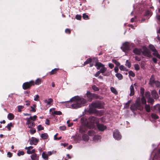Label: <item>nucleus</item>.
<instances>
[{
	"mask_svg": "<svg viewBox=\"0 0 160 160\" xmlns=\"http://www.w3.org/2000/svg\"><path fill=\"white\" fill-rule=\"evenodd\" d=\"M112 61L117 66H119L120 65V63L118 62L116 60L113 59L112 60Z\"/></svg>",
	"mask_w": 160,
	"mask_h": 160,
	"instance_id": "nucleus-36",
	"label": "nucleus"
},
{
	"mask_svg": "<svg viewBox=\"0 0 160 160\" xmlns=\"http://www.w3.org/2000/svg\"><path fill=\"white\" fill-rule=\"evenodd\" d=\"M55 108L50 109L49 110L50 112L52 115H60L62 114V112L60 111H56L55 110Z\"/></svg>",
	"mask_w": 160,
	"mask_h": 160,
	"instance_id": "nucleus-11",
	"label": "nucleus"
},
{
	"mask_svg": "<svg viewBox=\"0 0 160 160\" xmlns=\"http://www.w3.org/2000/svg\"><path fill=\"white\" fill-rule=\"evenodd\" d=\"M28 125V127L29 128H31L33 127H34L35 125V124L34 122H32L30 123V124Z\"/></svg>",
	"mask_w": 160,
	"mask_h": 160,
	"instance_id": "nucleus-40",
	"label": "nucleus"
},
{
	"mask_svg": "<svg viewBox=\"0 0 160 160\" xmlns=\"http://www.w3.org/2000/svg\"><path fill=\"white\" fill-rule=\"evenodd\" d=\"M24 154V152L23 151H20L17 154L19 156H20L21 155H23Z\"/></svg>",
	"mask_w": 160,
	"mask_h": 160,
	"instance_id": "nucleus-57",
	"label": "nucleus"
},
{
	"mask_svg": "<svg viewBox=\"0 0 160 160\" xmlns=\"http://www.w3.org/2000/svg\"><path fill=\"white\" fill-rule=\"evenodd\" d=\"M38 130L40 131L41 130H42L44 129V128L41 125H38L37 127Z\"/></svg>",
	"mask_w": 160,
	"mask_h": 160,
	"instance_id": "nucleus-49",
	"label": "nucleus"
},
{
	"mask_svg": "<svg viewBox=\"0 0 160 160\" xmlns=\"http://www.w3.org/2000/svg\"><path fill=\"white\" fill-rule=\"evenodd\" d=\"M119 69L122 71H128V70L124 66L121 65L119 67Z\"/></svg>",
	"mask_w": 160,
	"mask_h": 160,
	"instance_id": "nucleus-27",
	"label": "nucleus"
},
{
	"mask_svg": "<svg viewBox=\"0 0 160 160\" xmlns=\"http://www.w3.org/2000/svg\"><path fill=\"white\" fill-rule=\"evenodd\" d=\"M149 48H150L153 52L154 51H155L156 50L155 47L152 45H149Z\"/></svg>",
	"mask_w": 160,
	"mask_h": 160,
	"instance_id": "nucleus-45",
	"label": "nucleus"
},
{
	"mask_svg": "<svg viewBox=\"0 0 160 160\" xmlns=\"http://www.w3.org/2000/svg\"><path fill=\"white\" fill-rule=\"evenodd\" d=\"M131 109L132 111H135L138 109V107H137L135 104H133L131 106Z\"/></svg>",
	"mask_w": 160,
	"mask_h": 160,
	"instance_id": "nucleus-26",
	"label": "nucleus"
},
{
	"mask_svg": "<svg viewBox=\"0 0 160 160\" xmlns=\"http://www.w3.org/2000/svg\"><path fill=\"white\" fill-rule=\"evenodd\" d=\"M104 105V103L102 102H93L91 105V107L93 108H98L99 109L102 108Z\"/></svg>",
	"mask_w": 160,
	"mask_h": 160,
	"instance_id": "nucleus-6",
	"label": "nucleus"
},
{
	"mask_svg": "<svg viewBox=\"0 0 160 160\" xmlns=\"http://www.w3.org/2000/svg\"><path fill=\"white\" fill-rule=\"evenodd\" d=\"M98 119L95 117H91L89 118V122H88L87 126L89 128H93L95 126V124L96 125L98 123Z\"/></svg>",
	"mask_w": 160,
	"mask_h": 160,
	"instance_id": "nucleus-2",
	"label": "nucleus"
},
{
	"mask_svg": "<svg viewBox=\"0 0 160 160\" xmlns=\"http://www.w3.org/2000/svg\"><path fill=\"white\" fill-rule=\"evenodd\" d=\"M92 89L95 91H98L99 90L98 88L95 85H93L92 86Z\"/></svg>",
	"mask_w": 160,
	"mask_h": 160,
	"instance_id": "nucleus-46",
	"label": "nucleus"
},
{
	"mask_svg": "<svg viewBox=\"0 0 160 160\" xmlns=\"http://www.w3.org/2000/svg\"><path fill=\"white\" fill-rule=\"evenodd\" d=\"M92 59L91 58H89L87 60L84 62V65L90 63L92 61Z\"/></svg>",
	"mask_w": 160,
	"mask_h": 160,
	"instance_id": "nucleus-39",
	"label": "nucleus"
},
{
	"mask_svg": "<svg viewBox=\"0 0 160 160\" xmlns=\"http://www.w3.org/2000/svg\"><path fill=\"white\" fill-rule=\"evenodd\" d=\"M153 52L152 53L153 55L160 59V55L158 53L156 50H155V51H153Z\"/></svg>",
	"mask_w": 160,
	"mask_h": 160,
	"instance_id": "nucleus-23",
	"label": "nucleus"
},
{
	"mask_svg": "<svg viewBox=\"0 0 160 160\" xmlns=\"http://www.w3.org/2000/svg\"><path fill=\"white\" fill-rule=\"evenodd\" d=\"M87 96L88 100L91 101L93 98H98V96L97 94H92L90 92L88 91L86 93Z\"/></svg>",
	"mask_w": 160,
	"mask_h": 160,
	"instance_id": "nucleus-7",
	"label": "nucleus"
},
{
	"mask_svg": "<svg viewBox=\"0 0 160 160\" xmlns=\"http://www.w3.org/2000/svg\"><path fill=\"white\" fill-rule=\"evenodd\" d=\"M134 67L135 69H136L137 70H138L140 68L138 64H135L134 65Z\"/></svg>",
	"mask_w": 160,
	"mask_h": 160,
	"instance_id": "nucleus-52",
	"label": "nucleus"
},
{
	"mask_svg": "<svg viewBox=\"0 0 160 160\" xmlns=\"http://www.w3.org/2000/svg\"><path fill=\"white\" fill-rule=\"evenodd\" d=\"M86 129L83 128L82 127H80L79 129L80 132L81 133H82L85 132L86 131Z\"/></svg>",
	"mask_w": 160,
	"mask_h": 160,
	"instance_id": "nucleus-41",
	"label": "nucleus"
},
{
	"mask_svg": "<svg viewBox=\"0 0 160 160\" xmlns=\"http://www.w3.org/2000/svg\"><path fill=\"white\" fill-rule=\"evenodd\" d=\"M114 71L115 72L117 73L118 70V67H115L114 69Z\"/></svg>",
	"mask_w": 160,
	"mask_h": 160,
	"instance_id": "nucleus-64",
	"label": "nucleus"
},
{
	"mask_svg": "<svg viewBox=\"0 0 160 160\" xmlns=\"http://www.w3.org/2000/svg\"><path fill=\"white\" fill-rule=\"evenodd\" d=\"M121 48L123 51L126 52L129 50V47L128 43V42H125L124 43L121 47Z\"/></svg>",
	"mask_w": 160,
	"mask_h": 160,
	"instance_id": "nucleus-9",
	"label": "nucleus"
},
{
	"mask_svg": "<svg viewBox=\"0 0 160 160\" xmlns=\"http://www.w3.org/2000/svg\"><path fill=\"white\" fill-rule=\"evenodd\" d=\"M155 81H154V77L153 76H152L150 79L149 84L152 85L154 83Z\"/></svg>",
	"mask_w": 160,
	"mask_h": 160,
	"instance_id": "nucleus-31",
	"label": "nucleus"
},
{
	"mask_svg": "<svg viewBox=\"0 0 160 160\" xmlns=\"http://www.w3.org/2000/svg\"><path fill=\"white\" fill-rule=\"evenodd\" d=\"M101 138V137L100 136L95 134L93 138V139L94 141H97L98 140L100 139Z\"/></svg>",
	"mask_w": 160,
	"mask_h": 160,
	"instance_id": "nucleus-20",
	"label": "nucleus"
},
{
	"mask_svg": "<svg viewBox=\"0 0 160 160\" xmlns=\"http://www.w3.org/2000/svg\"><path fill=\"white\" fill-rule=\"evenodd\" d=\"M130 102V101H129L126 104V106L125 107L126 108H128L129 107V104Z\"/></svg>",
	"mask_w": 160,
	"mask_h": 160,
	"instance_id": "nucleus-61",
	"label": "nucleus"
},
{
	"mask_svg": "<svg viewBox=\"0 0 160 160\" xmlns=\"http://www.w3.org/2000/svg\"><path fill=\"white\" fill-rule=\"evenodd\" d=\"M145 109L147 112H149L150 111V107L149 105L146 104L145 106Z\"/></svg>",
	"mask_w": 160,
	"mask_h": 160,
	"instance_id": "nucleus-24",
	"label": "nucleus"
},
{
	"mask_svg": "<svg viewBox=\"0 0 160 160\" xmlns=\"http://www.w3.org/2000/svg\"><path fill=\"white\" fill-rule=\"evenodd\" d=\"M82 17L84 19H88V15H87L86 14L84 13L83 14Z\"/></svg>",
	"mask_w": 160,
	"mask_h": 160,
	"instance_id": "nucleus-55",
	"label": "nucleus"
},
{
	"mask_svg": "<svg viewBox=\"0 0 160 160\" xmlns=\"http://www.w3.org/2000/svg\"><path fill=\"white\" fill-rule=\"evenodd\" d=\"M111 92L115 94L118 93V92L116 89L113 87H111L110 88Z\"/></svg>",
	"mask_w": 160,
	"mask_h": 160,
	"instance_id": "nucleus-34",
	"label": "nucleus"
},
{
	"mask_svg": "<svg viewBox=\"0 0 160 160\" xmlns=\"http://www.w3.org/2000/svg\"><path fill=\"white\" fill-rule=\"evenodd\" d=\"M24 108L23 106H18V111L19 112H21L22 111V109Z\"/></svg>",
	"mask_w": 160,
	"mask_h": 160,
	"instance_id": "nucleus-43",
	"label": "nucleus"
},
{
	"mask_svg": "<svg viewBox=\"0 0 160 160\" xmlns=\"http://www.w3.org/2000/svg\"><path fill=\"white\" fill-rule=\"evenodd\" d=\"M59 70L58 68H55L51 71L50 72V74H53L56 73V72Z\"/></svg>",
	"mask_w": 160,
	"mask_h": 160,
	"instance_id": "nucleus-33",
	"label": "nucleus"
},
{
	"mask_svg": "<svg viewBox=\"0 0 160 160\" xmlns=\"http://www.w3.org/2000/svg\"><path fill=\"white\" fill-rule=\"evenodd\" d=\"M65 102L70 106L68 107V108L74 109L83 106L86 103V100L82 97L76 96L70 99V101Z\"/></svg>",
	"mask_w": 160,
	"mask_h": 160,
	"instance_id": "nucleus-1",
	"label": "nucleus"
},
{
	"mask_svg": "<svg viewBox=\"0 0 160 160\" xmlns=\"http://www.w3.org/2000/svg\"><path fill=\"white\" fill-rule=\"evenodd\" d=\"M115 76L119 80H122L123 78L122 75L120 73H117L115 74Z\"/></svg>",
	"mask_w": 160,
	"mask_h": 160,
	"instance_id": "nucleus-22",
	"label": "nucleus"
},
{
	"mask_svg": "<svg viewBox=\"0 0 160 160\" xmlns=\"http://www.w3.org/2000/svg\"><path fill=\"white\" fill-rule=\"evenodd\" d=\"M125 65L126 66H128L129 68H130L131 66V63L129 62L128 61V60L126 61Z\"/></svg>",
	"mask_w": 160,
	"mask_h": 160,
	"instance_id": "nucleus-42",
	"label": "nucleus"
},
{
	"mask_svg": "<svg viewBox=\"0 0 160 160\" xmlns=\"http://www.w3.org/2000/svg\"><path fill=\"white\" fill-rule=\"evenodd\" d=\"M30 132L31 134H33L36 132L35 129L32 128L30 130Z\"/></svg>",
	"mask_w": 160,
	"mask_h": 160,
	"instance_id": "nucleus-47",
	"label": "nucleus"
},
{
	"mask_svg": "<svg viewBox=\"0 0 160 160\" xmlns=\"http://www.w3.org/2000/svg\"><path fill=\"white\" fill-rule=\"evenodd\" d=\"M60 129L61 130H65L66 129V127L65 126H60L59 127Z\"/></svg>",
	"mask_w": 160,
	"mask_h": 160,
	"instance_id": "nucleus-60",
	"label": "nucleus"
},
{
	"mask_svg": "<svg viewBox=\"0 0 160 160\" xmlns=\"http://www.w3.org/2000/svg\"><path fill=\"white\" fill-rule=\"evenodd\" d=\"M137 107H138V109L139 110H142L143 108L141 105V104L139 101H137L136 102L135 104Z\"/></svg>",
	"mask_w": 160,
	"mask_h": 160,
	"instance_id": "nucleus-18",
	"label": "nucleus"
},
{
	"mask_svg": "<svg viewBox=\"0 0 160 160\" xmlns=\"http://www.w3.org/2000/svg\"><path fill=\"white\" fill-rule=\"evenodd\" d=\"M81 16L78 14L76 16V18L78 20H80L81 19Z\"/></svg>",
	"mask_w": 160,
	"mask_h": 160,
	"instance_id": "nucleus-59",
	"label": "nucleus"
},
{
	"mask_svg": "<svg viewBox=\"0 0 160 160\" xmlns=\"http://www.w3.org/2000/svg\"><path fill=\"white\" fill-rule=\"evenodd\" d=\"M146 97L148 98V102L149 103L152 104L154 102V100L152 98L149 97L150 93L149 92H147L146 93Z\"/></svg>",
	"mask_w": 160,
	"mask_h": 160,
	"instance_id": "nucleus-12",
	"label": "nucleus"
},
{
	"mask_svg": "<svg viewBox=\"0 0 160 160\" xmlns=\"http://www.w3.org/2000/svg\"><path fill=\"white\" fill-rule=\"evenodd\" d=\"M143 54L148 57H150L151 56V53L149 50L147 48H145L142 52Z\"/></svg>",
	"mask_w": 160,
	"mask_h": 160,
	"instance_id": "nucleus-13",
	"label": "nucleus"
},
{
	"mask_svg": "<svg viewBox=\"0 0 160 160\" xmlns=\"http://www.w3.org/2000/svg\"><path fill=\"white\" fill-rule=\"evenodd\" d=\"M128 74L129 75L132 77H134L135 76V74L132 71H129L128 72Z\"/></svg>",
	"mask_w": 160,
	"mask_h": 160,
	"instance_id": "nucleus-48",
	"label": "nucleus"
},
{
	"mask_svg": "<svg viewBox=\"0 0 160 160\" xmlns=\"http://www.w3.org/2000/svg\"><path fill=\"white\" fill-rule=\"evenodd\" d=\"M100 73H101V72L100 71H98L95 74V76L96 77H97L98 76Z\"/></svg>",
	"mask_w": 160,
	"mask_h": 160,
	"instance_id": "nucleus-63",
	"label": "nucleus"
},
{
	"mask_svg": "<svg viewBox=\"0 0 160 160\" xmlns=\"http://www.w3.org/2000/svg\"><path fill=\"white\" fill-rule=\"evenodd\" d=\"M88 134L90 136H93L94 135L95 132L93 131L90 130L88 131Z\"/></svg>",
	"mask_w": 160,
	"mask_h": 160,
	"instance_id": "nucleus-37",
	"label": "nucleus"
},
{
	"mask_svg": "<svg viewBox=\"0 0 160 160\" xmlns=\"http://www.w3.org/2000/svg\"><path fill=\"white\" fill-rule=\"evenodd\" d=\"M29 118L31 120L35 121L37 118V116L36 115H34L32 117L30 116Z\"/></svg>",
	"mask_w": 160,
	"mask_h": 160,
	"instance_id": "nucleus-44",
	"label": "nucleus"
},
{
	"mask_svg": "<svg viewBox=\"0 0 160 160\" xmlns=\"http://www.w3.org/2000/svg\"><path fill=\"white\" fill-rule=\"evenodd\" d=\"M113 136L114 138L118 140L121 138V136L119 133V132L117 130H115L113 133Z\"/></svg>",
	"mask_w": 160,
	"mask_h": 160,
	"instance_id": "nucleus-8",
	"label": "nucleus"
},
{
	"mask_svg": "<svg viewBox=\"0 0 160 160\" xmlns=\"http://www.w3.org/2000/svg\"><path fill=\"white\" fill-rule=\"evenodd\" d=\"M98 129L101 131H103L106 128V126H104L103 124L98 123L97 125Z\"/></svg>",
	"mask_w": 160,
	"mask_h": 160,
	"instance_id": "nucleus-14",
	"label": "nucleus"
},
{
	"mask_svg": "<svg viewBox=\"0 0 160 160\" xmlns=\"http://www.w3.org/2000/svg\"><path fill=\"white\" fill-rule=\"evenodd\" d=\"M26 120L27 121V122H26V124L27 125H28L32 122L31 121V120L29 118H27L26 119Z\"/></svg>",
	"mask_w": 160,
	"mask_h": 160,
	"instance_id": "nucleus-50",
	"label": "nucleus"
},
{
	"mask_svg": "<svg viewBox=\"0 0 160 160\" xmlns=\"http://www.w3.org/2000/svg\"><path fill=\"white\" fill-rule=\"evenodd\" d=\"M152 118L154 119H157L158 118V116L157 114L154 113L151 114Z\"/></svg>",
	"mask_w": 160,
	"mask_h": 160,
	"instance_id": "nucleus-35",
	"label": "nucleus"
},
{
	"mask_svg": "<svg viewBox=\"0 0 160 160\" xmlns=\"http://www.w3.org/2000/svg\"><path fill=\"white\" fill-rule=\"evenodd\" d=\"M31 159L33 160H38V156L36 153H34L31 156Z\"/></svg>",
	"mask_w": 160,
	"mask_h": 160,
	"instance_id": "nucleus-19",
	"label": "nucleus"
},
{
	"mask_svg": "<svg viewBox=\"0 0 160 160\" xmlns=\"http://www.w3.org/2000/svg\"><path fill=\"white\" fill-rule=\"evenodd\" d=\"M42 156L43 158L45 159H48V154H47L45 152H43L42 154Z\"/></svg>",
	"mask_w": 160,
	"mask_h": 160,
	"instance_id": "nucleus-29",
	"label": "nucleus"
},
{
	"mask_svg": "<svg viewBox=\"0 0 160 160\" xmlns=\"http://www.w3.org/2000/svg\"><path fill=\"white\" fill-rule=\"evenodd\" d=\"M39 141L38 139L34 137H32L29 143L31 145L33 144L36 145Z\"/></svg>",
	"mask_w": 160,
	"mask_h": 160,
	"instance_id": "nucleus-10",
	"label": "nucleus"
},
{
	"mask_svg": "<svg viewBox=\"0 0 160 160\" xmlns=\"http://www.w3.org/2000/svg\"><path fill=\"white\" fill-rule=\"evenodd\" d=\"M82 139L85 141H87L89 139V137L86 135L84 134L82 137Z\"/></svg>",
	"mask_w": 160,
	"mask_h": 160,
	"instance_id": "nucleus-32",
	"label": "nucleus"
},
{
	"mask_svg": "<svg viewBox=\"0 0 160 160\" xmlns=\"http://www.w3.org/2000/svg\"><path fill=\"white\" fill-rule=\"evenodd\" d=\"M141 101L142 104H144L146 103V100L145 98L143 97L141 98Z\"/></svg>",
	"mask_w": 160,
	"mask_h": 160,
	"instance_id": "nucleus-54",
	"label": "nucleus"
},
{
	"mask_svg": "<svg viewBox=\"0 0 160 160\" xmlns=\"http://www.w3.org/2000/svg\"><path fill=\"white\" fill-rule=\"evenodd\" d=\"M39 96L38 95H37L35 96V97L34 98V100L35 101H39Z\"/></svg>",
	"mask_w": 160,
	"mask_h": 160,
	"instance_id": "nucleus-58",
	"label": "nucleus"
},
{
	"mask_svg": "<svg viewBox=\"0 0 160 160\" xmlns=\"http://www.w3.org/2000/svg\"><path fill=\"white\" fill-rule=\"evenodd\" d=\"M53 102V99L51 98H49L48 99H46L43 101V104L45 106L44 108L47 109L52 105V103Z\"/></svg>",
	"mask_w": 160,
	"mask_h": 160,
	"instance_id": "nucleus-5",
	"label": "nucleus"
},
{
	"mask_svg": "<svg viewBox=\"0 0 160 160\" xmlns=\"http://www.w3.org/2000/svg\"><path fill=\"white\" fill-rule=\"evenodd\" d=\"M130 93L129 94V95L130 96H132L134 94V86L133 85H131L130 88Z\"/></svg>",
	"mask_w": 160,
	"mask_h": 160,
	"instance_id": "nucleus-16",
	"label": "nucleus"
},
{
	"mask_svg": "<svg viewBox=\"0 0 160 160\" xmlns=\"http://www.w3.org/2000/svg\"><path fill=\"white\" fill-rule=\"evenodd\" d=\"M42 82V80L40 78H38L34 82V84H36V85H39Z\"/></svg>",
	"mask_w": 160,
	"mask_h": 160,
	"instance_id": "nucleus-25",
	"label": "nucleus"
},
{
	"mask_svg": "<svg viewBox=\"0 0 160 160\" xmlns=\"http://www.w3.org/2000/svg\"><path fill=\"white\" fill-rule=\"evenodd\" d=\"M41 137L43 139H47L48 137V135L47 133L42 134L41 135Z\"/></svg>",
	"mask_w": 160,
	"mask_h": 160,
	"instance_id": "nucleus-21",
	"label": "nucleus"
},
{
	"mask_svg": "<svg viewBox=\"0 0 160 160\" xmlns=\"http://www.w3.org/2000/svg\"><path fill=\"white\" fill-rule=\"evenodd\" d=\"M151 93L152 97L155 99L158 98V94L155 90H153L152 91Z\"/></svg>",
	"mask_w": 160,
	"mask_h": 160,
	"instance_id": "nucleus-15",
	"label": "nucleus"
},
{
	"mask_svg": "<svg viewBox=\"0 0 160 160\" xmlns=\"http://www.w3.org/2000/svg\"><path fill=\"white\" fill-rule=\"evenodd\" d=\"M142 52V51L141 49L137 48L134 49L133 51V52L134 53L138 55L140 54Z\"/></svg>",
	"mask_w": 160,
	"mask_h": 160,
	"instance_id": "nucleus-17",
	"label": "nucleus"
},
{
	"mask_svg": "<svg viewBox=\"0 0 160 160\" xmlns=\"http://www.w3.org/2000/svg\"><path fill=\"white\" fill-rule=\"evenodd\" d=\"M34 82L33 80H31L29 82H26L23 83L22 87L23 89L26 90L30 88L31 86L34 85Z\"/></svg>",
	"mask_w": 160,
	"mask_h": 160,
	"instance_id": "nucleus-3",
	"label": "nucleus"
},
{
	"mask_svg": "<svg viewBox=\"0 0 160 160\" xmlns=\"http://www.w3.org/2000/svg\"><path fill=\"white\" fill-rule=\"evenodd\" d=\"M12 123L10 122L9 124H8L7 126V128L8 129V130H10L11 129V127L12 126Z\"/></svg>",
	"mask_w": 160,
	"mask_h": 160,
	"instance_id": "nucleus-56",
	"label": "nucleus"
},
{
	"mask_svg": "<svg viewBox=\"0 0 160 160\" xmlns=\"http://www.w3.org/2000/svg\"><path fill=\"white\" fill-rule=\"evenodd\" d=\"M14 118V115L11 113H9L8 115V118L9 120L13 119Z\"/></svg>",
	"mask_w": 160,
	"mask_h": 160,
	"instance_id": "nucleus-28",
	"label": "nucleus"
},
{
	"mask_svg": "<svg viewBox=\"0 0 160 160\" xmlns=\"http://www.w3.org/2000/svg\"><path fill=\"white\" fill-rule=\"evenodd\" d=\"M65 32H66L67 33H68L69 34H70V32H71V31H70V29H66L65 30Z\"/></svg>",
	"mask_w": 160,
	"mask_h": 160,
	"instance_id": "nucleus-62",
	"label": "nucleus"
},
{
	"mask_svg": "<svg viewBox=\"0 0 160 160\" xmlns=\"http://www.w3.org/2000/svg\"><path fill=\"white\" fill-rule=\"evenodd\" d=\"M56 152V151H53L52 152L49 151L48 152V156L49 155H51L52 154H54Z\"/></svg>",
	"mask_w": 160,
	"mask_h": 160,
	"instance_id": "nucleus-51",
	"label": "nucleus"
},
{
	"mask_svg": "<svg viewBox=\"0 0 160 160\" xmlns=\"http://www.w3.org/2000/svg\"><path fill=\"white\" fill-rule=\"evenodd\" d=\"M96 66H97V69H100L99 71L102 73H104L107 70V68L104 67V65L100 62L96 63Z\"/></svg>",
	"mask_w": 160,
	"mask_h": 160,
	"instance_id": "nucleus-4",
	"label": "nucleus"
},
{
	"mask_svg": "<svg viewBox=\"0 0 160 160\" xmlns=\"http://www.w3.org/2000/svg\"><path fill=\"white\" fill-rule=\"evenodd\" d=\"M153 84H154L157 87H158L160 86V83L158 81H155Z\"/></svg>",
	"mask_w": 160,
	"mask_h": 160,
	"instance_id": "nucleus-53",
	"label": "nucleus"
},
{
	"mask_svg": "<svg viewBox=\"0 0 160 160\" xmlns=\"http://www.w3.org/2000/svg\"><path fill=\"white\" fill-rule=\"evenodd\" d=\"M36 106L35 104H33L32 106H31L30 107L32 109L30 110V111L34 112H35L36 110L34 108H36Z\"/></svg>",
	"mask_w": 160,
	"mask_h": 160,
	"instance_id": "nucleus-38",
	"label": "nucleus"
},
{
	"mask_svg": "<svg viewBox=\"0 0 160 160\" xmlns=\"http://www.w3.org/2000/svg\"><path fill=\"white\" fill-rule=\"evenodd\" d=\"M154 108L160 113V104H158L155 106Z\"/></svg>",
	"mask_w": 160,
	"mask_h": 160,
	"instance_id": "nucleus-30",
	"label": "nucleus"
}]
</instances>
